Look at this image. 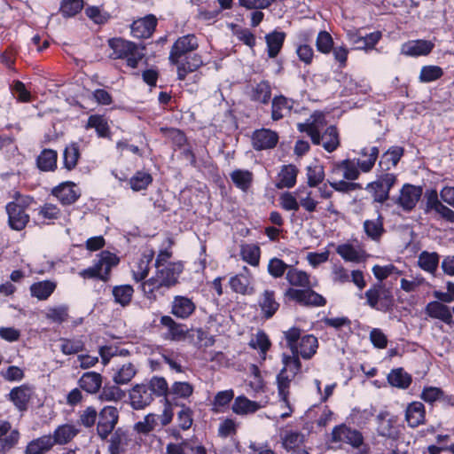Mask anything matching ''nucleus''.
<instances>
[{"label": "nucleus", "instance_id": "nucleus-47", "mask_svg": "<svg viewBox=\"0 0 454 454\" xmlns=\"http://www.w3.org/2000/svg\"><path fill=\"white\" fill-rule=\"evenodd\" d=\"M81 156L79 145L71 143L67 145L63 152V166L68 171L75 168Z\"/></svg>", "mask_w": 454, "mask_h": 454}, {"label": "nucleus", "instance_id": "nucleus-46", "mask_svg": "<svg viewBox=\"0 0 454 454\" xmlns=\"http://www.w3.org/2000/svg\"><path fill=\"white\" fill-rule=\"evenodd\" d=\"M137 368L131 363L123 364L115 371L113 380L117 385L128 384L137 374Z\"/></svg>", "mask_w": 454, "mask_h": 454}, {"label": "nucleus", "instance_id": "nucleus-22", "mask_svg": "<svg viewBox=\"0 0 454 454\" xmlns=\"http://www.w3.org/2000/svg\"><path fill=\"white\" fill-rule=\"evenodd\" d=\"M157 25V19L154 15L149 14L142 19L135 20L131 24V34L134 37L148 38L155 30Z\"/></svg>", "mask_w": 454, "mask_h": 454}, {"label": "nucleus", "instance_id": "nucleus-48", "mask_svg": "<svg viewBox=\"0 0 454 454\" xmlns=\"http://www.w3.org/2000/svg\"><path fill=\"white\" fill-rule=\"evenodd\" d=\"M403 148L401 146L390 147L381 157L380 166L382 168L390 169L395 167L403 155Z\"/></svg>", "mask_w": 454, "mask_h": 454}, {"label": "nucleus", "instance_id": "nucleus-51", "mask_svg": "<svg viewBox=\"0 0 454 454\" xmlns=\"http://www.w3.org/2000/svg\"><path fill=\"white\" fill-rule=\"evenodd\" d=\"M60 350L64 355H74L84 349V342L82 337L61 338Z\"/></svg>", "mask_w": 454, "mask_h": 454}, {"label": "nucleus", "instance_id": "nucleus-41", "mask_svg": "<svg viewBox=\"0 0 454 454\" xmlns=\"http://www.w3.org/2000/svg\"><path fill=\"white\" fill-rule=\"evenodd\" d=\"M53 447L51 435L46 434L30 441L25 449V454H44Z\"/></svg>", "mask_w": 454, "mask_h": 454}, {"label": "nucleus", "instance_id": "nucleus-42", "mask_svg": "<svg viewBox=\"0 0 454 454\" xmlns=\"http://www.w3.org/2000/svg\"><path fill=\"white\" fill-rule=\"evenodd\" d=\"M295 194L298 196L299 207H301L309 213H313L317 210L318 201L313 198L312 191L302 186L295 191Z\"/></svg>", "mask_w": 454, "mask_h": 454}, {"label": "nucleus", "instance_id": "nucleus-34", "mask_svg": "<svg viewBox=\"0 0 454 454\" xmlns=\"http://www.w3.org/2000/svg\"><path fill=\"white\" fill-rule=\"evenodd\" d=\"M57 283L53 280H43L30 286V294L39 301L47 300L55 291Z\"/></svg>", "mask_w": 454, "mask_h": 454}, {"label": "nucleus", "instance_id": "nucleus-59", "mask_svg": "<svg viewBox=\"0 0 454 454\" xmlns=\"http://www.w3.org/2000/svg\"><path fill=\"white\" fill-rule=\"evenodd\" d=\"M291 265L286 264L284 261L279 258L273 257L268 262L267 270L268 273L274 278H282Z\"/></svg>", "mask_w": 454, "mask_h": 454}, {"label": "nucleus", "instance_id": "nucleus-2", "mask_svg": "<svg viewBox=\"0 0 454 454\" xmlns=\"http://www.w3.org/2000/svg\"><path fill=\"white\" fill-rule=\"evenodd\" d=\"M168 390V382L164 377L153 376L148 381L136 384L129 392L130 406L134 410H144L154 400L162 397Z\"/></svg>", "mask_w": 454, "mask_h": 454}, {"label": "nucleus", "instance_id": "nucleus-8", "mask_svg": "<svg viewBox=\"0 0 454 454\" xmlns=\"http://www.w3.org/2000/svg\"><path fill=\"white\" fill-rule=\"evenodd\" d=\"M285 296L306 307H323L326 304V299L317 293L312 287L296 289L289 287Z\"/></svg>", "mask_w": 454, "mask_h": 454}, {"label": "nucleus", "instance_id": "nucleus-43", "mask_svg": "<svg viewBox=\"0 0 454 454\" xmlns=\"http://www.w3.org/2000/svg\"><path fill=\"white\" fill-rule=\"evenodd\" d=\"M286 34L284 32L273 31L265 36L268 56L270 58H275L280 51Z\"/></svg>", "mask_w": 454, "mask_h": 454}, {"label": "nucleus", "instance_id": "nucleus-28", "mask_svg": "<svg viewBox=\"0 0 454 454\" xmlns=\"http://www.w3.org/2000/svg\"><path fill=\"white\" fill-rule=\"evenodd\" d=\"M33 395V388L27 385H21L12 388L9 394L11 401L20 411L27 409L28 403Z\"/></svg>", "mask_w": 454, "mask_h": 454}, {"label": "nucleus", "instance_id": "nucleus-4", "mask_svg": "<svg viewBox=\"0 0 454 454\" xmlns=\"http://www.w3.org/2000/svg\"><path fill=\"white\" fill-rule=\"evenodd\" d=\"M182 271V263H168L164 267L156 268L155 274L142 284V289L145 294H152L160 288H170L176 285Z\"/></svg>", "mask_w": 454, "mask_h": 454}, {"label": "nucleus", "instance_id": "nucleus-55", "mask_svg": "<svg viewBox=\"0 0 454 454\" xmlns=\"http://www.w3.org/2000/svg\"><path fill=\"white\" fill-rule=\"evenodd\" d=\"M68 310L69 307L66 304L50 307L47 309L45 317L54 323L61 324L67 320Z\"/></svg>", "mask_w": 454, "mask_h": 454}, {"label": "nucleus", "instance_id": "nucleus-13", "mask_svg": "<svg viewBox=\"0 0 454 454\" xmlns=\"http://www.w3.org/2000/svg\"><path fill=\"white\" fill-rule=\"evenodd\" d=\"M332 440L335 442H346L354 448H358L364 443L361 432L348 427L345 425L337 426L332 432Z\"/></svg>", "mask_w": 454, "mask_h": 454}, {"label": "nucleus", "instance_id": "nucleus-30", "mask_svg": "<svg viewBox=\"0 0 454 454\" xmlns=\"http://www.w3.org/2000/svg\"><path fill=\"white\" fill-rule=\"evenodd\" d=\"M262 314L267 319L271 318L279 309V303L275 298V292L264 290L258 300Z\"/></svg>", "mask_w": 454, "mask_h": 454}, {"label": "nucleus", "instance_id": "nucleus-20", "mask_svg": "<svg viewBox=\"0 0 454 454\" xmlns=\"http://www.w3.org/2000/svg\"><path fill=\"white\" fill-rule=\"evenodd\" d=\"M266 402L262 403V402L252 401L246 395H240L234 399L231 411L239 416H248L263 408Z\"/></svg>", "mask_w": 454, "mask_h": 454}, {"label": "nucleus", "instance_id": "nucleus-11", "mask_svg": "<svg viewBox=\"0 0 454 454\" xmlns=\"http://www.w3.org/2000/svg\"><path fill=\"white\" fill-rule=\"evenodd\" d=\"M97 433L100 439H106L114 429L119 419V411L114 406L104 407L98 415Z\"/></svg>", "mask_w": 454, "mask_h": 454}, {"label": "nucleus", "instance_id": "nucleus-39", "mask_svg": "<svg viewBox=\"0 0 454 454\" xmlns=\"http://www.w3.org/2000/svg\"><path fill=\"white\" fill-rule=\"evenodd\" d=\"M440 255L436 252L422 251L418 257V265L424 271L434 274L438 269Z\"/></svg>", "mask_w": 454, "mask_h": 454}, {"label": "nucleus", "instance_id": "nucleus-5", "mask_svg": "<svg viewBox=\"0 0 454 454\" xmlns=\"http://www.w3.org/2000/svg\"><path fill=\"white\" fill-rule=\"evenodd\" d=\"M108 44L113 50L111 57L115 59H125L127 65L132 68H136L145 56L144 47L140 48L134 43L121 38H112Z\"/></svg>", "mask_w": 454, "mask_h": 454}, {"label": "nucleus", "instance_id": "nucleus-53", "mask_svg": "<svg viewBox=\"0 0 454 454\" xmlns=\"http://www.w3.org/2000/svg\"><path fill=\"white\" fill-rule=\"evenodd\" d=\"M282 363L284 367L281 371H286L291 377H295L296 374L301 371V364L298 352H292V355L283 354Z\"/></svg>", "mask_w": 454, "mask_h": 454}, {"label": "nucleus", "instance_id": "nucleus-29", "mask_svg": "<svg viewBox=\"0 0 454 454\" xmlns=\"http://www.w3.org/2000/svg\"><path fill=\"white\" fill-rule=\"evenodd\" d=\"M425 311L432 318L439 319L448 325L452 323L453 310L451 311L447 305L438 301L427 303Z\"/></svg>", "mask_w": 454, "mask_h": 454}, {"label": "nucleus", "instance_id": "nucleus-25", "mask_svg": "<svg viewBox=\"0 0 454 454\" xmlns=\"http://www.w3.org/2000/svg\"><path fill=\"white\" fill-rule=\"evenodd\" d=\"M229 284L235 293L244 295L254 294V290L252 286V276L247 267H244V272L231 277Z\"/></svg>", "mask_w": 454, "mask_h": 454}, {"label": "nucleus", "instance_id": "nucleus-35", "mask_svg": "<svg viewBox=\"0 0 454 454\" xmlns=\"http://www.w3.org/2000/svg\"><path fill=\"white\" fill-rule=\"evenodd\" d=\"M286 278L292 286L301 288L313 287L316 285L310 282V276L301 270L290 266L286 272Z\"/></svg>", "mask_w": 454, "mask_h": 454}, {"label": "nucleus", "instance_id": "nucleus-14", "mask_svg": "<svg viewBox=\"0 0 454 454\" xmlns=\"http://www.w3.org/2000/svg\"><path fill=\"white\" fill-rule=\"evenodd\" d=\"M252 145L255 151L273 149L278 142V135L270 129H255L252 134Z\"/></svg>", "mask_w": 454, "mask_h": 454}, {"label": "nucleus", "instance_id": "nucleus-36", "mask_svg": "<svg viewBox=\"0 0 454 454\" xmlns=\"http://www.w3.org/2000/svg\"><path fill=\"white\" fill-rule=\"evenodd\" d=\"M79 430L72 424H64L59 426L51 435V442L55 444H66L69 442L77 434Z\"/></svg>", "mask_w": 454, "mask_h": 454}, {"label": "nucleus", "instance_id": "nucleus-18", "mask_svg": "<svg viewBox=\"0 0 454 454\" xmlns=\"http://www.w3.org/2000/svg\"><path fill=\"white\" fill-rule=\"evenodd\" d=\"M422 195V188L412 184H406L400 191L397 204L406 211H410L415 207L419 200Z\"/></svg>", "mask_w": 454, "mask_h": 454}, {"label": "nucleus", "instance_id": "nucleus-17", "mask_svg": "<svg viewBox=\"0 0 454 454\" xmlns=\"http://www.w3.org/2000/svg\"><path fill=\"white\" fill-rule=\"evenodd\" d=\"M9 225L12 230H23L29 221V215L24 211V207L18 202H9L6 205Z\"/></svg>", "mask_w": 454, "mask_h": 454}, {"label": "nucleus", "instance_id": "nucleus-16", "mask_svg": "<svg viewBox=\"0 0 454 454\" xmlns=\"http://www.w3.org/2000/svg\"><path fill=\"white\" fill-rule=\"evenodd\" d=\"M376 419L378 424L377 432L379 435L389 439H395L397 437L398 429L396 427V416L391 415L386 411H382L377 415Z\"/></svg>", "mask_w": 454, "mask_h": 454}, {"label": "nucleus", "instance_id": "nucleus-61", "mask_svg": "<svg viewBox=\"0 0 454 454\" xmlns=\"http://www.w3.org/2000/svg\"><path fill=\"white\" fill-rule=\"evenodd\" d=\"M308 185L309 187H317L325 178L323 166L319 164L310 165L307 167Z\"/></svg>", "mask_w": 454, "mask_h": 454}, {"label": "nucleus", "instance_id": "nucleus-58", "mask_svg": "<svg viewBox=\"0 0 454 454\" xmlns=\"http://www.w3.org/2000/svg\"><path fill=\"white\" fill-rule=\"evenodd\" d=\"M420 398L427 403H434L436 401H450V398L444 395V392L436 387H426L423 388Z\"/></svg>", "mask_w": 454, "mask_h": 454}, {"label": "nucleus", "instance_id": "nucleus-6", "mask_svg": "<svg viewBox=\"0 0 454 454\" xmlns=\"http://www.w3.org/2000/svg\"><path fill=\"white\" fill-rule=\"evenodd\" d=\"M118 262L119 258L114 254L109 251H102L94 265L82 270L79 274L83 278H99L106 281L111 269Z\"/></svg>", "mask_w": 454, "mask_h": 454}, {"label": "nucleus", "instance_id": "nucleus-57", "mask_svg": "<svg viewBox=\"0 0 454 454\" xmlns=\"http://www.w3.org/2000/svg\"><path fill=\"white\" fill-rule=\"evenodd\" d=\"M303 442V434L299 432L287 431L282 438L283 447L286 450H293V454L297 453L295 450Z\"/></svg>", "mask_w": 454, "mask_h": 454}, {"label": "nucleus", "instance_id": "nucleus-64", "mask_svg": "<svg viewBox=\"0 0 454 454\" xmlns=\"http://www.w3.org/2000/svg\"><path fill=\"white\" fill-rule=\"evenodd\" d=\"M85 14L94 23L102 25L106 23L110 19V14L98 6H89L85 9Z\"/></svg>", "mask_w": 454, "mask_h": 454}, {"label": "nucleus", "instance_id": "nucleus-3", "mask_svg": "<svg viewBox=\"0 0 454 454\" xmlns=\"http://www.w3.org/2000/svg\"><path fill=\"white\" fill-rule=\"evenodd\" d=\"M380 150L377 146L371 148H363L360 152L362 156H367V160H361L346 159L335 163L334 171L341 170L343 178L348 181H355L360 176V171L364 173L370 172L375 165L379 157Z\"/></svg>", "mask_w": 454, "mask_h": 454}, {"label": "nucleus", "instance_id": "nucleus-21", "mask_svg": "<svg viewBox=\"0 0 454 454\" xmlns=\"http://www.w3.org/2000/svg\"><path fill=\"white\" fill-rule=\"evenodd\" d=\"M160 323L167 329V332L163 334L165 340H180L185 337L188 332L185 325L177 323L170 316H162Z\"/></svg>", "mask_w": 454, "mask_h": 454}, {"label": "nucleus", "instance_id": "nucleus-15", "mask_svg": "<svg viewBox=\"0 0 454 454\" xmlns=\"http://www.w3.org/2000/svg\"><path fill=\"white\" fill-rule=\"evenodd\" d=\"M193 386L186 381H175L170 387L168 386L167 393L162 396L164 397L167 404H175L179 406L177 403L178 399L186 400L193 393Z\"/></svg>", "mask_w": 454, "mask_h": 454}, {"label": "nucleus", "instance_id": "nucleus-23", "mask_svg": "<svg viewBox=\"0 0 454 454\" xmlns=\"http://www.w3.org/2000/svg\"><path fill=\"white\" fill-rule=\"evenodd\" d=\"M434 43L427 40H411L404 43L401 47V53L409 57L428 55L434 49Z\"/></svg>", "mask_w": 454, "mask_h": 454}, {"label": "nucleus", "instance_id": "nucleus-37", "mask_svg": "<svg viewBox=\"0 0 454 454\" xmlns=\"http://www.w3.org/2000/svg\"><path fill=\"white\" fill-rule=\"evenodd\" d=\"M317 337L313 334H305L298 342V355L303 359H310L317 353Z\"/></svg>", "mask_w": 454, "mask_h": 454}, {"label": "nucleus", "instance_id": "nucleus-56", "mask_svg": "<svg viewBox=\"0 0 454 454\" xmlns=\"http://www.w3.org/2000/svg\"><path fill=\"white\" fill-rule=\"evenodd\" d=\"M337 254L346 262H358L362 259L360 252L351 244H341L336 248Z\"/></svg>", "mask_w": 454, "mask_h": 454}, {"label": "nucleus", "instance_id": "nucleus-45", "mask_svg": "<svg viewBox=\"0 0 454 454\" xmlns=\"http://www.w3.org/2000/svg\"><path fill=\"white\" fill-rule=\"evenodd\" d=\"M322 146L328 153L334 152L340 145L339 133L335 126H329L325 132L321 134Z\"/></svg>", "mask_w": 454, "mask_h": 454}, {"label": "nucleus", "instance_id": "nucleus-40", "mask_svg": "<svg viewBox=\"0 0 454 454\" xmlns=\"http://www.w3.org/2000/svg\"><path fill=\"white\" fill-rule=\"evenodd\" d=\"M58 153L53 149H43L37 156L36 165L42 171H53L57 168Z\"/></svg>", "mask_w": 454, "mask_h": 454}, {"label": "nucleus", "instance_id": "nucleus-27", "mask_svg": "<svg viewBox=\"0 0 454 454\" xmlns=\"http://www.w3.org/2000/svg\"><path fill=\"white\" fill-rule=\"evenodd\" d=\"M247 94L251 101L267 105L271 98V86L268 81L262 80L251 84Z\"/></svg>", "mask_w": 454, "mask_h": 454}, {"label": "nucleus", "instance_id": "nucleus-44", "mask_svg": "<svg viewBox=\"0 0 454 454\" xmlns=\"http://www.w3.org/2000/svg\"><path fill=\"white\" fill-rule=\"evenodd\" d=\"M364 230L368 238L378 241L381 238L385 230L383 227V217L380 214L373 220H365L364 222Z\"/></svg>", "mask_w": 454, "mask_h": 454}, {"label": "nucleus", "instance_id": "nucleus-12", "mask_svg": "<svg viewBox=\"0 0 454 454\" xmlns=\"http://www.w3.org/2000/svg\"><path fill=\"white\" fill-rule=\"evenodd\" d=\"M20 433L18 428H12L10 421L0 419V454H7L20 442Z\"/></svg>", "mask_w": 454, "mask_h": 454}, {"label": "nucleus", "instance_id": "nucleus-50", "mask_svg": "<svg viewBox=\"0 0 454 454\" xmlns=\"http://www.w3.org/2000/svg\"><path fill=\"white\" fill-rule=\"evenodd\" d=\"M294 377H291L286 371H280L277 375L278 391L280 400L288 405L290 384Z\"/></svg>", "mask_w": 454, "mask_h": 454}, {"label": "nucleus", "instance_id": "nucleus-19", "mask_svg": "<svg viewBox=\"0 0 454 454\" xmlns=\"http://www.w3.org/2000/svg\"><path fill=\"white\" fill-rule=\"evenodd\" d=\"M194 301L183 295H176L171 302V314L179 319L189 318L195 311Z\"/></svg>", "mask_w": 454, "mask_h": 454}, {"label": "nucleus", "instance_id": "nucleus-52", "mask_svg": "<svg viewBox=\"0 0 454 454\" xmlns=\"http://www.w3.org/2000/svg\"><path fill=\"white\" fill-rule=\"evenodd\" d=\"M387 381L393 387L405 389L411 385V378L402 368H398L387 375Z\"/></svg>", "mask_w": 454, "mask_h": 454}, {"label": "nucleus", "instance_id": "nucleus-32", "mask_svg": "<svg viewBox=\"0 0 454 454\" xmlns=\"http://www.w3.org/2000/svg\"><path fill=\"white\" fill-rule=\"evenodd\" d=\"M80 388L88 394H96L102 386V375L95 372H84L78 380Z\"/></svg>", "mask_w": 454, "mask_h": 454}, {"label": "nucleus", "instance_id": "nucleus-31", "mask_svg": "<svg viewBox=\"0 0 454 454\" xmlns=\"http://www.w3.org/2000/svg\"><path fill=\"white\" fill-rule=\"evenodd\" d=\"M294 101L283 95L275 96L271 101V119L279 121L290 114Z\"/></svg>", "mask_w": 454, "mask_h": 454}, {"label": "nucleus", "instance_id": "nucleus-33", "mask_svg": "<svg viewBox=\"0 0 454 454\" xmlns=\"http://www.w3.org/2000/svg\"><path fill=\"white\" fill-rule=\"evenodd\" d=\"M298 169L294 165H284L278 175L276 186L278 189L292 188L296 184Z\"/></svg>", "mask_w": 454, "mask_h": 454}, {"label": "nucleus", "instance_id": "nucleus-7", "mask_svg": "<svg viewBox=\"0 0 454 454\" xmlns=\"http://www.w3.org/2000/svg\"><path fill=\"white\" fill-rule=\"evenodd\" d=\"M367 304L377 310L387 312L394 305L392 293L386 289L381 284L374 285L365 294Z\"/></svg>", "mask_w": 454, "mask_h": 454}, {"label": "nucleus", "instance_id": "nucleus-54", "mask_svg": "<svg viewBox=\"0 0 454 454\" xmlns=\"http://www.w3.org/2000/svg\"><path fill=\"white\" fill-rule=\"evenodd\" d=\"M443 74L442 68L439 66H423L420 69L419 80L420 82L428 83L440 79Z\"/></svg>", "mask_w": 454, "mask_h": 454}, {"label": "nucleus", "instance_id": "nucleus-60", "mask_svg": "<svg viewBox=\"0 0 454 454\" xmlns=\"http://www.w3.org/2000/svg\"><path fill=\"white\" fill-rule=\"evenodd\" d=\"M153 182V177L150 174L137 171L130 179L129 184L133 191L138 192L147 188Z\"/></svg>", "mask_w": 454, "mask_h": 454}, {"label": "nucleus", "instance_id": "nucleus-10", "mask_svg": "<svg viewBox=\"0 0 454 454\" xmlns=\"http://www.w3.org/2000/svg\"><path fill=\"white\" fill-rule=\"evenodd\" d=\"M326 126L325 116L322 112L316 111L303 123H298L297 129L301 132H306L314 145H320L321 131Z\"/></svg>", "mask_w": 454, "mask_h": 454}, {"label": "nucleus", "instance_id": "nucleus-24", "mask_svg": "<svg viewBox=\"0 0 454 454\" xmlns=\"http://www.w3.org/2000/svg\"><path fill=\"white\" fill-rule=\"evenodd\" d=\"M405 420L411 428L426 423V409L421 402H412L405 409Z\"/></svg>", "mask_w": 454, "mask_h": 454}, {"label": "nucleus", "instance_id": "nucleus-49", "mask_svg": "<svg viewBox=\"0 0 454 454\" xmlns=\"http://www.w3.org/2000/svg\"><path fill=\"white\" fill-rule=\"evenodd\" d=\"M114 302L121 307L128 306L133 297L134 289L130 285L115 286L112 291Z\"/></svg>", "mask_w": 454, "mask_h": 454}, {"label": "nucleus", "instance_id": "nucleus-9", "mask_svg": "<svg viewBox=\"0 0 454 454\" xmlns=\"http://www.w3.org/2000/svg\"><path fill=\"white\" fill-rule=\"evenodd\" d=\"M396 182V176L393 173L380 175L377 180L367 184L366 190L372 192L373 200L384 203L389 199V192Z\"/></svg>", "mask_w": 454, "mask_h": 454}, {"label": "nucleus", "instance_id": "nucleus-1", "mask_svg": "<svg viewBox=\"0 0 454 454\" xmlns=\"http://www.w3.org/2000/svg\"><path fill=\"white\" fill-rule=\"evenodd\" d=\"M198 46V39L192 34L183 35L174 43L169 53V60L177 66L179 80L184 81L188 73L194 72L202 65V59L198 54H194L190 59L186 58V55L195 51Z\"/></svg>", "mask_w": 454, "mask_h": 454}, {"label": "nucleus", "instance_id": "nucleus-62", "mask_svg": "<svg viewBox=\"0 0 454 454\" xmlns=\"http://www.w3.org/2000/svg\"><path fill=\"white\" fill-rule=\"evenodd\" d=\"M231 178L237 187L246 191L252 182V174L248 170L237 169L231 174Z\"/></svg>", "mask_w": 454, "mask_h": 454}, {"label": "nucleus", "instance_id": "nucleus-26", "mask_svg": "<svg viewBox=\"0 0 454 454\" xmlns=\"http://www.w3.org/2000/svg\"><path fill=\"white\" fill-rule=\"evenodd\" d=\"M52 194L63 205H71L80 197V192L72 182L62 183L52 190Z\"/></svg>", "mask_w": 454, "mask_h": 454}, {"label": "nucleus", "instance_id": "nucleus-63", "mask_svg": "<svg viewBox=\"0 0 454 454\" xmlns=\"http://www.w3.org/2000/svg\"><path fill=\"white\" fill-rule=\"evenodd\" d=\"M317 50L323 54H329L333 48V40L327 31H320L316 40Z\"/></svg>", "mask_w": 454, "mask_h": 454}, {"label": "nucleus", "instance_id": "nucleus-38", "mask_svg": "<svg viewBox=\"0 0 454 454\" xmlns=\"http://www.w3.org/2000/svg\"><path fill=\"white\" fill-rule=\"evenodd\" d=\"M154 253L153 251H149L148 253H145L138 261L132 266V275L133 278L137 282H140L145 279L149 272V264L153 260Z\"/></svg>", "mask_w": 454, "mask_h": 454}]
</instances>
